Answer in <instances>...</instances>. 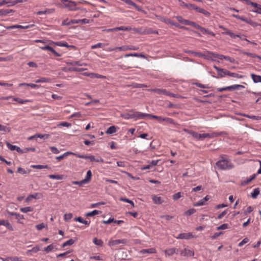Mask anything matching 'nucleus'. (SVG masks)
Listing matches in <instances>:
<instances>
[{
	"mask_svg": "<svg viewBox=\"0 0 261 261\" xmlns=\"http://www.w3.org/2000/svg\"><path fill=\"white\" fill-rule=\"evenodd\" d=\"M217 167L221 170H230L234 167L231 161L226 155H223L216 163Z\"/></svg>",
	"mask_w": 261,
	"mask_h": 261,
	"instance_id": "1",
	"label": "nucleus"
},
{
	"mask_svg": "<svg viewBox=\"0 0 261 261\" xmlns=\"http://www.w3.org/2000/svg\"><path fill=\"white\" fill-rule=\"evenodd\" d=\"M145 113L132 110L129 111V113L121 114L120 117L126 120L134 119L135 120H137L145 119Z\"/></svg>",
	"mask_w": 261,
	"mask_h": 261,
	"instance_id": "2",
	"label": "nucleus"
},
{
	"mask_svg": "<svg viewBox=\"0 0 261 261\" xmlns=\"http://www.w3.org/2000/svg\"><path fill=\"white\" fill-rule=\"evenodd\" d=\"M184 130L185 132H188L194 138H196L198 140H203L206 138L210 137V135L207 133L199 134L197 132L193 130H188L186 129H185Z\"/></svg>",
	"mask_w": 261,
	"mask_h": 261,
	"instance_id": "3",
	"label": "nucleus"
},
{
	"mask_svg": "<svg viewBox=\"0 0 261 261\" xmlns=\"http://www.w3.org/2000/svg\"><path fill=\"white\" fill-rule=\"evenodd\" d=\"M128 241L127 239H118V240H110L108 242V245L109 246H115L120 244H125L127 243Z\"/></svg>",
	"mask_w": 261,
	"mask_h": 261,
	"instance_id": "4",
	"label": "nucleus"
},
{
	"mask_svg": "<svg viewBox=\"0 0 261 261\" xmlns=\"http://www.w3.org/2000/svg\"><path fill=\"white\" fill-rule=\"evenodd\" d=\"M197 237L193 235L191 232H187V233H181L178 235V236L176 237L177 239H185V240H189L192 238H196Z\"/></svg>",
	"mask_w": 261,
	"mask_h": 261,
	"instance_id": "5",
	"label": "nucleus"
},
{
	"mask_svg": "<svg viewBox=\"0 0 261 261\" xmlns=\"http://www.w3.org/2000/svg\"><path fill=\"white\" fill-rule=\"evenodd\" d=\"M217 58L220 60L225 59V60L228 61L230 63L235 62V59L233 58L230 57L229 56H226L222 55H219L213 53V58Z\"/></svg>",
	"mask_w": 261,
	"mask_h": 261,
	"instance_id": "6",
	"label": "nucleus"
},
{
	"mask_svg": "<svg viewBox=\"0 0 261 261\" xmlns=\"http://www.w3.org/2000/svg\"><path fill=\"white\" fill-rule=\"evenodd\" d=\"M180 254L181 256L189 257L194 255V251L192 249L185 248L180 251Z\"/></svg>",
	"mask_w": 261,
	"mask_h": 261,
	"instance_id": "7",
	"label": "nucleus"
},
{
	"mask_svg": "<svg viewBox=\"0 0 261 261\" xmlns=\"http://www.w3.org/2000/svg\"><path fill=\"white\" fill-rule=\"evenodd\" d=\"M117 48L119 51H126L128 50H136L139 49V47L132 45H124L118 47Z\"/></svg>",
	"mask_w": 261,
	"mask_h": 261,
	"instance_id": "8",
	"label": "nucleus"
},
{
	"mask_svg": "<svg viewBox=\"0 0 261 261\" xmlns=\"http://www.w3.org/2000/svg\"><path fill=\"white\" fill-rule=\"evenodd\" d=\"M213 68H215L217 70L218 74L220 77H224L227 75V72H228V70L218 68L216 66H213Z\"/></svg>",
	"mask_w": 261,
	"mask_h": 261,
	"instance_id": "9",
	"label": "nucleus"
},
{
	"mask_svg": "<svg viewBox=\"0 0 261 261\" xmlns=\"http://www.w3.org/2000/svg\"><path fill=\"white\" fill-rule=\"evenodd\" d=\"M42 50H47L51 52L56 57H60L61 55L58 52H57L52 47L49 45H46L44 46H42L40 47Z\"/></svg>",
	"mask_w": 261,
	"mask_h": 261,
	"instance_id": "10",
	"label": "nucleus"
},
{
	"mask_svg": "<svg viewBox=\"0 0 261 261\" xmlns=\"http://www.w3.org/2000/svg\"><path fill=\"white\" fill-rule=\"evenodd\" d=\"M178 251V249L174 247L167 249L164 251L166 256H170L175 253L177 254Z\"/></svg>",
	"mask_w": 261,
	"mask_h": 261,
	"instance_id": "11",
	"label": "nucleus"
},
{
	"mask_svg": "<svg viewBox=\"0 0 261 261\" xmlns=\"http://www.w3.org/2000/svg\"><path fill=\"white\" fill-rule=\"evenodd\" d=\"M210 199V197L208 196H206L204 198L200 199L198 202L195 203L194 204V206H199L201 205H204L206 204V201Z\"/></svg>",
	"mask_w": 261,
	"mask_h": 261,
	"instance_id": "12",
	"label": "nucleus"
},
{
	"mask_svg": "<svg viewBox=\"0 0 261 261\" xmlns=\"http://www.w3.org/2000/svg\"><path fill=\"white\" fill-rule=\"evenodd\" d=\"M0 225H4L6 226L9 230L11 231H13L14 230L13 227L8 220H1Z\"/></svg>",
	"mask_w": 261,
	"mask_h": 261,
	"instance_id": "13",
	"label": "nucleus"
},
{
	"mask_svg": "<svg viewBox=\"0 0 261 261\" xmlns=\"http://www.w3.org/2000/svg\"><path fill=\"white\" fill-rule=\"evenodd\" d=\"M65 7L69 8L70 11H75L77 10L76 4L74 2H69L67 4H65Z\"/></svg>",
	"mask_w": 261,
	"mask_h": 261,
	"instance_id": "14",
	"label": "nucleus"
},
{
	"mask_svg": "<svg viewBox=\"0 0 261 261\" xmlns=\"http://www.w3.org/2000/svg\"><path fill=\"white\" fill-rule=\"evenodd\" d=\"M148 91L152 92H154L159 95H165V94L167 93V90L166 89H163L155 88V89H149Z\"/></svg>",
	"mask_w": 261,
	"mask_h": 261,
	"instance_id": "15",
	"label": "nucleus"
},
{
	"mask_svg": "<svg viewBox=\"0 0 261 261\" xmlns=\"http://www.w3.org/2000/svg\"><path fill=\"white\" fill-rule=\"evenodd\" d=\"M8 214L9 216H15V217H16V219L18 220V222L20 223H22L21 222H20L19 221V220L23 219L24 218L23 215H20L18 213L11 212H8Z\"/></svg>",
	"mask_w": 261,
	"mask_h": 261,
	"instance_id": "16",
	"label": "nucleus"
},
{
	"mask_svg": "<svg viewBox=\"0 0 261 261\" xmlns=\"http://www.w3.org/2000/svg\"><path fill=\"white\" fill-rule=\"evenodd\" d=\"M129 57H140L144 59H146V57L145 55L143 54H138V53H130L128 54H126L124 56V57L127 58Z\"/></svg>",
	"mask_w": 261,
	"mask_h": 261,
	"instance_id": "17",
	"label": "nucleus"
},
{
	"mask_svg": "<svg viewBox=\"0 0 261 261\" xmlns=\"http://www.w3.org/2000/svg\"><path fill=\"white\" fill-rule=\"evenodd\" d=\"M42 197V195L40 193H36L34 194L30 195L26 199L27 201H29L32 198L39 199Z\"/></svg>",
	"mask_w": 261,
	"mask_h": 261,
	"instance_id": "18",
	"label": "nucleus"
},
{
	"mask_svg": "<svg viewBox=\"0 0 261 261\" xmlns=\"http://www.w3.org/2000/svg\"><path fill=\"white\" fill-rule=\"evenodd\" d=\"M227 212H228V210H225L223 211L222 212H221V213H215V216H214L213 217H215L216 219H221L223 217H224L227 214Z\"/></svg>",
	"mask_w": 261,
	"mask_h": 261,
	"instance_id": "19",
	"label": "nucleus"
},
{
	"mask_svg": "<svg viewBox=\"0 0 261 261\" xmlns=\"http://www.w3.org/2000/svg\"><path fill=\"white\" fill-rule=\"evenodd\" d=\"M145 118L146 117H149L153 119H155L158 120L159 122H162L164 120V117H162L161 116H158L156 115H153L147 113H145Z\"/></svg>",
	"mask_w": 261,
	"mask_h": 261,
	"instance_id": "20",
	"label": "nucleus"
},
{
	"mask_svg": "<svg viewBox=\"0 0 261 261\" xmlns=\"http://www.w3.org/2000/svg\"><path fill=\"white\" fill-rule=\"evenodd\" d=\"M89 20L86 18H84L82 19H73L72 20V23L75 24V23H82V24H86L89 23Z\"/></svg>",
	"mask_w": 261,
	"mask_h": 261,
	"instance_id": "21",
	"label": "nucleus"
},
{
	"mask_svg": "<svg viewBox=\"0 0 261 261\" xmlns=\"http://www.w3.org/2000/svg\"><path fill=\"white\" fill-rule=\"evenodd\" d=\"M152 199L153 202L157 204H162L164 202V200H162L161 197L157 196L156 195L152 196Z\"/></svg>",
	"mask_w": 261,
	"mask_h": 261,
	"instance_id": "22",
	"label": "nucleus"
},
{
	"mask_svg": "<svg viewBox=\"0 0 261 261\" xmlns=\"http://www.w3.org/2000/svg\"><path fill=\"white\" fill-rule=\"evenodd\" d=\"M195 56H197V57H204V58H206L207 59H211L212 58V54H210L209 55H205V54H203L201 53H199V52H194V54Z\"/></svg>",
	"mask_w": 261,
	"mask_h": 261,
	"instance_id": "23",
	"label": "nucleus"
},
{
	"mask_svg": "<svg viewBox=\"0 0 261 261\" xmlns=\"http://www.w3.org/2000/svg\"><path fill=\"white\" fill-rule=\"evenodd\" d=\"M251 78L255 83H261V76L254 73L251 74Z\"/></svg>",
	"mask_w": 261,
	"mask_h": 261,
	"instance_id": "24",
	"label": "nucleus"
},
{
	"mask_svg": "<svg viewBox=\"0 0 261 261\" xmlns=\"http://www.w3.org/2000/svg\"><path fill=\"white\" fill-rule=\"evenodd\" d=\"M92 177V172L91 170H88L87 172L86 176L85 178L83 179V180L85 181L86 184H87L90 182V181Z\"/></svg>",
	"mask_w": 261,
	"mask_h": 261,
	"instance_id": "25",
	"label": "nucleus"
},
{
	"mask_svg": "<svg viewBox=\"0 0 261 261\" xmlns=\"http://www.w3.org/2000/svg\"><path fill=\"white\" fill-rule=\"evenodd\" d=\"M256 6H253L254 9L252 10L251 11L257 14H261V5H259L256 3Z\"/></svg>",
	"mask_w": 261,
	"mask_h": 261,
	"instance_id": "26",
	"label": "nucleus"
},
{
	"mask_svg": "<svg viewBox=\"0 0 261 261\" xmlns=\"http://www.w3.org/2000/svg\"><path fill=\"white\" fill-rule=\"evenodd\" d=\"M48 177L50 179H57V180H62L64 178V176L63 175H55V174H50L48 175Z\"/></svg>",
	"mask_w": 261,
	"mask_h": 261,
	"instance_id": "27",
	"label": "nucleus"
},
{
	"mask_svg": "<svg viewBox=\"0 0 261 261\" xmlns=\"http://www.w3.org/2000/svg\"><path fill=\"white\" fill-rule=\"evenodd\" d=\"M141 253L144 254V253H156V250L155 248H151L149 249H142L141 251Z\"/></svg>",
	"mask_w": 261,
	"mask_h": 261,
	"instance_id": "28",
	"label": "nucleus"
},
{
	"mask_svg": "<svg viewBox=\"0 0 261 261\" xmlns=\"http://www.w3.org/2000/svg\"><path fill=\"white\" fill-rule=\"evenodd\" d=\"M89 160L91 162H100V163H103L104 160L101 158H98L96 159L94 155H89Z\"/></svg>",
	"mask_w": 261,
	"mask_h": 261,
	"instance_id": "29",
	"label": "nucleus"
},
{
	"mask_svg": "<svg viewBox=\"0 0 261 261\" xmlns=\"http://www.w3.org/2000/svg\"><path fill=\"white\" fill-rule=\"evenodd\" d=\"M31 167L34 169H50V168L48 165H32Z\"/></svg>",
	"mask_w": 261,
	"mask_h": 261,
	"instance_id": "30",
	"label": "nucleus"
},
{
	"mask_svg": "<svg viewBox=\"0 0 261 261\" xmlns=\"http://www.w3.org/2000/svg\"><path fill=\"white\" fill-rule=\"evenodd\" d=\"M51 81V79L50 78H46L42 77L40 79L36 80L35 82L36 83H49Z\"/></svg>",
	"mask_w": 261,
	"mask_h": 261,
	"instance_id": "31",
	"label": "nucleus"
},
{
	"mask_svg": "<svg viewBox=\"0 0 261 261\" xmlns=\"http://www.w3.org/2000/svg\"><path fill=\"white\" fill-rule=\"evenodd\" d=\"M242 53L244 55H247V56L250 57L251 58H257L259 59H261V56L257 55L255 54L248 53V52H246L245 51H242Z\"/></svg>",
	"mask_w": 261,
	"mask_h": 261,
	"instance_id": "32",
	"label": "nucleus"
},
{
	"mask_svg": "<svg viewBox=\"0 0 261 261\" xmlns=\"http://www.w3.org/2000/svg\"><path fill=\"white\" fill-rule=\"evenodd\" d=\"M117 131V128L115 126H111L110 127H109L107 131L106 132V133L107 134H114L115 133H116Z\"/></svg>",
	"mask_w": 261,
	"mask_h": 261,
	"instance_id": "33",
	"label": "nucleus"
},
{
	"mask_svg": "<svg viewBox=\"0 0 261 261\" xmlns=\"http://www.w3.org/2000/svg\"><path fill=\"white\" fill-rule=\"evenodd\" d=\"M101 212L96 210H94L91 212H88L86 214V217H92L96 215L100 214Z\"/></svg>",
	"mask_w": 261,
	"mask_h": 261,
	"instance_id": "34",
	"label": "nucleus"
},
{
	"mask_svg": "<svg viewBox=\"0 0 261 261\" xmlns=\"http://www.w3.org/2000/svg\"><path fill=\"white\" fill-rule=\"evenodd\" d=\"M195 11L197 12L202 13L205 15H210V13L209 12H207L205 10L197 6L196 8H195Z\"/></svg>",
	"mask_w": 261,
	"mask_h": 261,
	"instance_id": "35",
	"label": "nucleus"
},
{
	"mask_svg": "<svg viewBox=\"0 0 261 261\" xmlns=\"http://www.w3.org/2000/svg\"><path fill=\"white\" fill-rule=\"evenodd\" d=\"M227 75L231 76V77H235V78H237V79H242L243 77V76L242 75L239 74H238L237 73H234V72H231L229 71H228V72H227Z\"/></svg>",
	"mask_w": 261,
	"mask_h": 261,
	"instance_id": "36",
	"label": "nucleus"
},
{
	"mask_svg": "<svg viewBox=\"0 0 261 261\" xmlns=\"http://www.w3.org/2000/svg\"><path fill=\"white\" fill-rule=\"evenodd\" d=\"M93 242L94 243L95 245L98 246H102L103 245V241L100 239H98L96 238H94L93 240Z\"/></svg>",
	"mask_w": 261,
	"mask_h": 261,
	"instance_id": "37",
	"label": "nucleus"
},
{
	"mask_svg": "<svg viewBox=\"0 0 261 261\" xmlns=\"http://www.w3.org/2000/svg\"><path fill=\"white\" fill-rule=\"evenodd\" d=\"M88 75L91 77V78H93V79H102V78H105V76H103V75H100V74H97V73H89L88 74Z\"/></svg>",
	"mask_w": 261,
	"mask_h": 261,
	"instance_id": "38",
	"label": "nucleus"
},
{
	"mask_svg": "<svg viewBox=\"0 0 261 261\" xmlns=\"http://www.w3.org/2000/svg\"><path fill=\"white\" fill-rule=\"evenodd\" d=\"M34 208L31 206H27L20 208V211L23 213L33 211Z\"/></svg>",
	"mask_w": 261,
	"mask_h": 261,
	"instance_id": "39",
	"label": "nucleus"
},
{
	"mask_svg": "<svg viewBox=\"0 0 261 261\" xmlns=\"http://www.w3.org/2000/svg\"><path fill=\"white\" fill-rule=\"evenodd\" d=\"M13 100L18 102L20 104H24L30 101V100L28 99L23 100L22 99L14 97H13Z\"/></svg>",
	"mask_w": 261,
	"mask_h": 261,
	"instance_id": "40",
	"label": "nucleus"
},
{
	"mask_svg": "<svg viewBox=\"0 0 261 261\" xmlns=\"http://www.w3.org/2000/svg\"><path fill=\"white\" fill-rule=\"evenodd\" d=\"M115 31H130L132 30V28L129 27H124V26H121L119 27H116L114 29Z\"/></svg>",
	"mask_w": 261,
	"mask_h": 261,
	"instance_id": "41",
	"label": "nucleus"
},
{
	"mask_svg": "<svg viewBox=\"0 0 261 261\" xmlns=\"http://www.w3.org/2000/svg\"><path fill=\"white\" fill-rule=\"evenodd\" d=\"M68 64L69 65H73V66H82L86 65V64L85 63H82L81 61H73V62H69Z\"/></svg>",
	"mask_w": 261,
	"mask_h": 261,
	"instance_id": "42",
	"label": "nucleus"
},
{
	"mask_svg": "<svg viewBox=\"0 0 261 261\" xmlns=\"http://www.w3.org/2000/svg\"><path fill=\"white\" fill-rule=\"evenodd\" d=\"M74 243H75V241L74 240H73L72 239H70L67 240V241H66L65 242H64L62 245V247H66L67 246L72 245Z\"/></svg>",
	"mask_w": 261,
	"mask_h": 261,
	"instance_id": "43",
	"label": "nucleus"
},
{
	"mask_svg": "<svg viewBox=\"0 0 261 261\" xmlns=\"http://www.w3.org/2000/svg\"><path fill=\"white\" fill-rule=\"evenodd\" d=\"M184 24L185 25H190L195 27V28H199L200 27L199 25H198L197 24H196V23L192 22V21H190L188 20L184 21Z\"/></svg>",
	"mask_w": 261,
	"mask_h": 261,
	"instance_id": "44",
	"label": "nucleus"
},
{
	"mask_svg": "<svg viewBox=\"0 0 261 261\" xmlns=\"http://www.w3.org/2000/svg\"><path fill=\"white\" fill-rule=\"evenodd\" d=\"M55 247V246L53 244H50L46 247L44 248L43 251L46 253H48L54 249Z\"/></svg>",
	"mask_w": 261,
	"mask_h": 261,
	"instance_id": "45",
	"label": "nucleus"
},
{
	"mask_svg": "<svg viewBox=\"0 0 261 261\" xmlns=\"http://www.w3.org/2000/svg\"><path fill=\"white\" fill-rule=\"evenodd\" d=\"M163 121H165V122H167V123L172 124L174 125L177 124V123H176L173 119L170 118L164 117Z\"/></svg>",
	"mask_w": 261,
	"mask_h": 261,
	"instance_id": "46",
	"label": "nucleus"
},
{
	"mask_svg": "<svg viewBox=\"0 0 261 261\" xmlns=\"http://www.w3.org/2000/svg\"><path fill=\"white\" fill-rule=\"evenodd\" d=\"M71 153H70V151H67V152H65L64 153H63V154L60 155V156H57L56 158V159L58 161H60V160H62L63 159H64L65 157H66L68 155H70Z\"/></svg>",
	"mask_w": 261,
	"mask_h": 261,
	"instance_id": "47",
	"label": "nucleus"
},
{
	"mask_svg": "<svg viewBox=\"0 0 261 261\" xmlns=\"http://www.w3.org/2000/svg\"><path fill=\"white\" fill-rule=\"evenodd\" d=\"M122 1L124 2L126 4L132 6L136 8L137 10H139V7L134 3L132 0H123Z\"/></svg>",
	"mask_w": 261,
	"mask_h": 261,
	"instance_id": "48",
	"label": "nucleus"
},
{
	"mask_svg": "<svg viewBox=\"0 0 261 261\" xmlns=\"http://www.w3.org/2000/svg\"><path fill=\"white\" fill-rule=\"evenodd\" d=\"M259 194V188H255L254 189L253 192L251 193V197L253 198H256V197Z\"/></svg>",
	"mask_w": 261,
	"mask_h": 261,
	"instance_id": "49",
	"label": "nucleus"
},
{
	"mask_svg": "<svg viewBox=\"0 0 261 261\" xmlns=\"http://www.w3.org/2000/svg\"><path fill=\"white\" fill-rule=\"evenodd\" d=\"M0 131L4 132H10L11 128L0 124Z\"/></svg>",
	"mask_w": 261,
	"mask_h": 261,
	"instance_id": "50",
	"label": "nucleus"
},
{
	"mask_svg": "<svg viewBox=\"0 0 261 261\" xmlns=\"http://www.w3.org/2000/svg\"><path fill=\"white\" fill-rule=\"evenodd\" d=\"M231 90H240L241 89H243L245 87L242 85H233L231 86Z\"/></svg>",
	"mask_w": 261,
	"mask_h": 261,
	"instance_id": "51",
	"label": "nucleus"
},
{
	"mask_svg": "<svg viewBox=\"0 0 261 261\" xmlns=\"http://www.w3.org/2000/svg\"><path fill=\"white\" fill-rule=\"evenodd\" d=\"M120 200L121 201H123V202H127V203H130L133 206H134V202L129 199H127L126 198H123V197H121L120 198Z\"/></svg>",
	"mask_w": 261,
	"mask_h": 261,
	"instance_id": "52",
	"label": "nucleus"
},
{
	"mask_svg": "<svg viewBox=\"0 0 261 261\" xmlns=\"http://www.w3.org/2000/svg\"><path fill=\"white\" fill-rule=\"evenodd\" d=\"M133 87L135 88H146L148 86L143 84L135 83L133 84Z\"/></svg>",
	"mask_w": 261,
	"mask_h": 261,
	"instance_id": "53",
	"label": "nucleus"
},
{
	"mask_svg": "<svg viewBox=\"0 0 261 261\" xmlns=\"http://www.w3.org/2000/svg\"><path fill=\"white\" fill-rule=\"evenodd\" d=\"M73 217V215L71 213L65 214L64 215V219L65 221L70 220Z\"/></svg>",
	"mask_w": 261,
	"mask_h": 261,
	"instance_id": "54",
	"label": "nucleus"
},
{
	"mask_svg": "<svg viewBox=\"0 0 261 261\" xmlns=\"http://www.w3.org/2000/svg\"><path fill=\"white\" fill-rule=\"evenodd\" d=\"M229 228L228 224L227 223L223 224L222 225L217 227V230H224Z\"/></svg>",
	"mask_w": 261,
	"mask_h": 261,
	"instance_id": "55",
	"label": "nucleus"
},
{
	"mask_svg": "<svg viewBox=\"0 0 261 261\" xmlns=\"http://www.w3.org/2000/svg\"><path fill=\"white\" fill-rule=\"evenodd\" d=\"M47 226V224L42 223L36 225V228H37V230H40L42 229L43 228L46 227Z\"/></svg>",
	"mask_w": 261,
	"mask_h": 261,
	"instance_id": "56",
	"label": "nucleus"
},
{
	"mask_svg": "<svg viewBox=\"0 0 261 261\" xmlns=\"http://www.w3.org/2000/svg\"><path fill=\"white\" fill-rule=\"evenodd\" d=\"M118 66L119 67V68L120 69H123V70L128 69L132 68V66H131L124 65V64H121V63H120L118 65Z\"/></svg>",
	"mask_w": 261,
	"mask_h": 261,
	"instance_id": "57",
	"label": "nucleus"
},
{
	"mask_svg": "<svg viewBox=\"0 0 261 261\" xmlns=\"http://www.w3.org/2000/svg\"><path fill=\"white\" fill-rule=\"evenodd\" d=\"M6 145L8 147V148L11 151L15 150L17 147V146L12 145L8 142H6Z\"/></svg>",
	"mask_w": 261,
	"mask_h": 261,
	"instance_id": "58",
	"label": "nucleus"
},
{
	"mask_svg": "<svg viewBox=\"0 0 261 261\" xmlns=\"http://www.w3.org/2000/svg\"><path fill=\"white\" fill-rule=\"evenodd\" d=\"M2 12L3 16H6L11 12H14V11L11 9H2Z\"/></svg>",
	"mask_w": 261,
	"mask_h": 261,
	"instance_id": "59",
	"label": "nucleus"
},
{
	"mask_svg": "<svg viewBox=\"0 0 261 261\" xmlns=\"http://www.w3.org/2000/svg\"><path fill=\"white\" fill-rule=\"evenodd\" d=\"M17 172L21 174H29V172H27L25 169L22 168L21 167H18L17 168Z\"/></svg>",
	"mask_w": 261,
	"mask_h": 261,
	"instance_id": "60",
	"label": "nucleus"
},
{
	"mask_svg": "<svg viewBox=\"0 0 261 261\" xmlns=\"http://www.w3.org/2000/svg\"><path fill=\"white\" fill-rule=\"evenodd\" d=\"M51 151L54 154H58L60 153V150L58 148L54 146H51L49 147Z\"/></svg>",
	"mask_w": 261,
	"mask_h": 261,
	"instance_id": "61",
	"label": "nucleus"
},
{
	"mask_svg": "<svg viewBox=\"0 0 261 261\" xmlns=\"http://www.w3.org/2000/svg\"><path fill=\"white\" fill-rule=\"evenodd\" d=\"M195 212L196 210L194 208H191L185 212V215L187 216H189L192 214H194V213H195Z\"/></svg>",
	"mask_w": 261,
	"mask_h": 261,
	"instance_id": "62",
	"label": "nucleus"
},
{
	"mask_svg": "<svg viewBox=\"0 0 261 261\" xmlns=\"http://www.w3.org/2000/svg\"><path fill=\"white\" fill-rule=\"evenodd\" d=\"M249 240L247 238H244L241 242H240L238 244L239 247H242L244 244H246L249 242Z\"/></svg>",
	"mask_w": 261,
	"mask_h": 261,
	"instance_id": "63",
	"label": "nucleus"
},
{
	"mask_svg": "<svg viewBox=\"0 0 261 261\" xmlns=\"http://www.w3.org/2000/svg\"><path fill=\"white\" fill-rule=\"evenodd\" d=\"M9 260L10 261H24L21 258L16 256L9 257Z\"/></svg>",
	"mask_w": 261,
	"mask_h": 261,
	"instance_id": "64",
	"label": "nucleus"
}]
</instances>
